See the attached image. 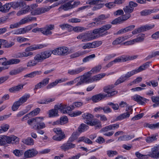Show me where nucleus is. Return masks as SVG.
Masks as SVG:
<instances>
[{"instance_id":"37","label":"nucleus","mask_w":159,"mask_h":159,"mask_svg":"<svg viewBox=\"0 0 159 159\" xmlns=\"http://www.w3.org/2000/svg\"><path fill=\"white\" fill-rule=\"evenodd\" d=\"M55 100V98H49L47 99H44L41 100H39L37 102L40 104H48L51 102H53Z\"/></svg>"},{"instance_id":"63","label":"nucleus","mask_w":159,"mask_h":159,"mask_svg":"<svg viewBox=\"0 0 159 159\" xmlns=\"http://www.w3.org/2000/svg\"><path fill=\"white\" fill-rule=\"evenodd\" d=\"M11 143L17 144L19 143V138L16 136L13 135H11Z\"/></svg>"},{"instance_id":"26","label":"nucleus","mask_w":159,"mask_h":159,"mask_svg":"<svg viewBox=\"0 0 159 159\" xmlns=\"http://www.w3.org/2000/svg\"><path fill=\"white\" fill-rule=\"evenodd\" d=\"M87 125L91 126L96 125L95 128L97 129L98 128H100L101 127V122L97 119H94L93 121L92 120L88 123Z\"/></svg>"},{"instance_id":"43","label":"nucleus","mask_w":159,"mask_h":159,"mask_svg":"<svg viewBox=\"0 0 159 159\" xmlns=\"http://www.w3.org/2000/svg\"><path fill=\"white\" fill-rule=\"evenodd\" d=\"M128 80L125 75H122L115 82V85H117L118 84L122 83Z\"/></svg>"},{"instance_id":"32","label":"nucleus","mask_w":159,"mask_h":159,"mask_svg":"<svg viewBox=\"0 0 159 159\" xmlns=\"http://www.w3.org/2000/svg\"><path fill=\"white\" fill-rule=\"evenodd\" d=\"M24 85L23 84H19L16 86H14L10 88L9 90L11 93L19 91L23 89Z\"/></svg>"},{"instance_id":"41","label":"nucleus","mask_w":159,"mask_h":159,"mask_svg":"<svg viewBox=\"0 0 159 159\" xmlns=\"http://www.w3.org/2000/svg\"><path fill=\"white\" fill-rule=\"evenodd\" d=\"M144 127H148L151 129H155L159 127V122L156 124H150L148 123H145Z\"/></svg>"},{"instance_id":"15","label":"nucleus","mask_w":159,"mask_h":159,"mask_svg":"<svg viewBox=\"0 0 159 159\" xmlns=\"http://www.w3.org/2000/svg\"><path fill=\"white\" fill-rule=\"evenodd\" d=\"M128 35H126L124 36L119 37L116 39L112 43L113 45L116 46L120 44L122 42L126 40L129 38Z\"/></svg>"},{"instance_id":"60","label":"nucleus","mask_w":159,"mask_h":159,"mask_svg":"<svg viewBox=\"0 0 159 159\" xmlns=\"http://www.w3.org/2000/svg\"><path fill=\"white\" fill-rule=\"evenodd\" d=\"M66 137L64 134H62V135H59L58 136L57 135H55L52 137V139L55 140L57 141H60L62 139L65 138Z\"/></svg>"},{"instance_id":"19","label":"nucleus","mask_w":159,"mask_h":159,"mask_svg":"<svg viewBox=\"0 0 159 159\" xmlns=\"http://www.w3.org/2000/svg\"><path fill=\"white\" fill-rule=\"evenodd\" d=\"M133 99L137 102L139 104L142 105H144L148 100L145 98H143L139 95H136L133 97Z\"/></svg>"},{"instance_id":"59","label":"nucleus","mask_w":159,"mask_h":159,"mask_svg":"<svg viewBox=\"0 0 159 159\" xmlns=\"http://www.w3.org/2000/svg\"><path fill=\"white\" fill-rule=\"evenodd\" d=\"M40 111V109L39 108H37L34 110L30 112L29 114L30 116H34L38 115Z\"/></svg>"},{"instance_id":"50","label":"nucleus","mask_w":159,"mask_h":159,"mask_svg":"<svg viewBox=\"0 0 159 159\" xmlns=\"http://www.w3.org/2000/svg\"><path fill=\"white\" fill-rule=\"evenodd\" d=\"M81 141H83L85 143L89 144H92L93 143L89 139L84 136L79 138L78 142H80Z\"/></svg>"},{"instance_id":"38","label":"nucleus","mask_w":159,"mask_h":159,"mask_svg":"<svg viewBox=\"0 0 159 159\" xmlns=\"http://www.w3.org/2000/svg\"><path fill=\"white\" fill-rule=\"evenodd\" d=\"M21 20L22 21L21 22L22 23L24 24L30 21H31L33 20L36 21V18L35 17H27L22 19Z\"/></svg>"},{"instance_id":"49","label":"nucleus","mask_w":159,"mask_h":159,"mask_svg":"<svg viewBox=\"0 0 159 159\" xmlns=\"http://www.w3.org/2000/svg\"><path fill=\"white\" fill-rule=\"evenodd\" d=\"M19 57H27L29 56H32L33 55V52H27L25 51L22 52H20L19 54Z\"/></svg>"},{"instance_id":"24","label":"nucleus","mask_w":159,"mask_h":159,"mask_svg":"<svg viewBox=\"0 0 159 159\" xmlns=\"http://www.w3.org/2000/svg\"><path fill=\"white\" fill-rule=\"evenodd\" d=\"M93 116L89 112L84 113L82 115V117L85 120V123L87 124L93 117Z\"/></svg>"},{"instance_id":"30","label":"nucleus","mask_w":159,"mask_h":159,"mask_svg":"<svg viewBox=\"0 0 159 159\" xmlns=\"http://www.w3.org/2000/svg\"><path fill=\"white\" fill-rule=\"evenodd\" d=\"M137 56H122L121 58L122 62H125L128 61L133 60L136 58Z\"/></svg>"},{"instance_id":"42","label":"nucleus","mask_w":159,"mask_h":159,"mask_svg":"<svg viewBox=\"0 0 159 159\" xmlns=\"http://www.w3.org/2000/svg\"><path fill=\"white\" fill-rule=\"evenodd\" d=\"M72 28L73 31L77 33L82 32L87 30L86 28L80 26H76Z\"/></svg>"},{"instance_id":"28","label":"nucleus","mask_w":159,"mask_h":159,"mask_svg":"<svg viewBox=\"0 0 159 159\" xmlns=\"http://www.w3.org/2000/svg\"><path fill=\"white\" fill-rule=\"evenodd\" d=\"M158 11V9H145L141 11L140 13L142 16H146L149 15L152 13L156 12Z\"/></svg>"},{"instance_id":"53","label":"nucleus","mask_w":159,"mask_h":159,"mask_svg":"<svg viewBox=\"0 0 159 159\" xmlns=\"http://www.w3.org/2000/svg\"><path fill=\"white\" fill-rule=\"evenodd\" d=\"M157 139L156 136L155 135H152L151 136L147 137L145 140L147 143H150L156 140Z\"/></svg>"},{"instance_id":"46","label":"nucleus","mask_w":159,"mask_h":159,"mask_svg":"<svg viewBox=\"0 0 159 159\" xmlns=\"http://www.w3.org/2000/svg\"><path fill=\"white\" fill-rule=\"evenodd\" d=\"M145 37L144 34H141L138 35L136 38L134 39L135 43H139L143 41Z\"/></svg>"},{"instance_id":"29","label":"nucleus","mask_w":159,"mask_h":159,"mask_svg":"<svg viewBox=\"0 0 159 159\" xmlns=\"http://www.w3.org/2000/svg\"><path fill=\"white\" fill-rule=\"evenodd\" d=\"M11 3L10 2L6 3L3 5H2L1 12L4 13L8 12L11 7Z\"/></svg>"},{"instance_id":"35","label":"nucleus","mask_w":159,"mask_h":159,"mask_svg":"<svg viewBox=\"0 0 159 159\" xmlns=\"http://www.w3.org/2000/svg\"><path fill=\"white\" fill-rule=\"evenodd\" d=\"M30 97V95L29 94H25L20 98L18 100L22 104L26 102Z\"/></svg>"},{"instance_id":"55","label":"nucleus","mask_w":159,"mask_h":159,"mask_svg":"<svg viewBox=\"0 0 159 159\" xmlns=\"http://www.w3.org/2000/svg\"><path fill=\"white\" fill-rule=\"evenodd\" d=\"M138 73V71L136 69L131 71L127 72V73L125 74V76L128 80L129 78Z\"/></svg>"},{"instance_id":"31","label":"nucleus","mask_w":159,"mask_h":159,"mask_svg":"<svg viewBox=\"0 0 159 159\" xmlns=\"http://www.w3.org/2000/svg\"><path fill=\"white\" fill-rule=\"evenodd\" d=\"M108 18V16H106L104 14H102L95 18V20L98 23H100L99 25H100L102 24L101 21L104 20Z\"/></svg>"},{"instance_id":"25","label":"nucleus","mask_w":159,"mask_h":159,"mask_svg":"<svg viewBox=\"0 0 159 159\" xmlns=\"http://www.w3.org/2000/svg\"><path fill=\"white\" fill-rule=\"evenodd\" d=\"M67 0H62L61 1H59V2H57L54 3L51 6H46L44 7L46 12L50 10L52 8H54L60 4L64 3Z\"/></svg>"},{"instance_id":"13","label":"nucleus","mask_w":159,"mask_h":159,"mask_svg":"<svg viewBox=\"0 0 159 159\" xmlns=\"http://www.w3.org/2000/svg\"><path fill=\"white\" fill-rule=\"evenodd\" d=\"M11 7L14 9H16L18 8H24L26 6L25 2L22 1L17 2H11Z\"/></svg>"},{"instance_id":"1","label":"nucleus","mask_w":159,"mask_h":159,"mask_svg":"<svg viewBox=\"0 0 159 159\" xmlns=\"http://www.w3.org/2000/svg\"><path fill=\"white\" fill-rule=\"evenodd\" d=\"M53 53L52 51H46L37 54L34 57V60L37 61L38 62L43 61L50 57L51 54Z\"/></svg>"},{"instance_id":"62","label":"nucleus","mask_w":159,"mask_h":159,"mask_svg":"<svg viewBox=\"0 0 159 159\" xmlns=\"http://www.w3.org/2000/svg\"><path fill=\"white\" fill-rule=\"evenodd\" d=\"M154 26V25H146L141 26V28L143 32L151 30L153 28Z\"/></svg>"},{"instance_id":"22","label":"nucleus","mask_w":159,"mask_h":159,"mask_svg":"<svg viewBox=\"0 0 159 159\" xmlns=\"http://www.w3.org/2000/svg\"><path fill=\"white\" fill-rule=\"evenodd\" d=\"M68 80V79L67 78H61L60 79H58L56 80L54 82H52L50 84H49L47 86V89H51L54 86H56L59 83H61L64 82H65Z\"/></svg>"},{"instance_id":"45","label":"nucleus","mask_w":159,"mask_h":159,"mask_svg":"<svg viewBox=\"0 0 159 159\" xmlns=\"http://www.w3.org/2000/svg\"><path fill=\"white\" fill-rule=\"evenodd\" d=\"M150 63L149 62H147L143 65L139 66L138 69H136L138 72H140L147 68L149 66V64Z\"/></svg>"},{"instance_id":"7","label":"nucleus","mask_w":159,"mask_h":159,"mask_svg":"<svg viewBox=\"0 0 159 159\" xmlns=\"http://www.w3.org/2000/svg\"><path fill=\"white\" fill-rule=\"evenodd\" d=\"M20 60L17 58H13L7 61L6 58H0V65L3 66L11 65L17 64L20 62Z\"/></svg>"},{"instance_id":"52","label":"nucleus","mask_w":159,"mask_h":159,"mask_svg":"<svg viewBox=\"0 0 159 159\" xmlns=\"http://www.w3.org/2000/svg\"><path fill=\"white\" fill-rule=\"evenodd\" d=\"M22 104L18 100L15 102L11 107L12 110L13 111L17 110L19 107Z\"/></svg>"},{"instance_id":"40","label":"nucleus","mask_w":159,"mask_h":159,"mask_svg":"<svg viewBox=\"0 0 159 159\" xmlns=\"http://www.w3.org/2000/svg\"><path fill=\"white\" fill-rule=\"evenodd\" d=\"M106 75L105 73H102L96 75L92 77V82L100 80Z\"/></svg>"},{"instance_id":"47","label":"nucleus","mask_w":159,"mask_h":159,"mask_svg":"<svg viewBox=\"0 0 159 159\" xmlns=\"http://www.w3.org/2000/svg\"><path fill=\"white\" fill-rule=\"evenodd\" d=\"M89 126L86 124H82L79 127L78 131L79 132L81 133L87 130L89 128Z\"/></svg>"},{"instance_id":"64","label":"nucleus","mask_w":159,"mask_h":159,"mask_svg":"<svg viewBox=\"0 0 159 159\" xmlns=\"http://www.w3.org/2000/svg\"><path fill=\"white\" fill-rule=\"evenodd\" d=\"M60 125H62L67 123L68 121V120L67 116H64L60 118Z\"/></svg>"},{"instance_id":"48","label":"nucleus","mask_w":159,"mask_h":159,"mask_svg":"<svg viewBox=\"0 0 159 159\" xmlns=\"http://www.w3.org/2000/svg\"><path fill=\"white\" fill-rule=\"evenodd\" d=\"M41 73L42 72L41 71H34L26 75L24 77L33 78L36 75H40Z\"/></svg>"},{"instance_id":"27","label":"nucleus","mask_w":159,"mask_h":159,"mask_svg":"<svg viewBox=\"0 0 159 159\" xmlns=\"http://www.w3.org/2000/svg\"><path fill=\"white\" fill-rule=\"evenodd\" d=\"M104 94L99 93L93 96L91 98V99L94 102H97L101 100L102 98H105Z\"/></svg>"},{"instance_id":"54","label":"nucleus","mask_w":159,"mask_h":159,"mask_svg":"<svg viewBox=\"0 0 159 159\" xmlns=\"http://www.w3.org/2000/svg\"><path fill=\"white\" fill-rule=\"evenodd\" d=\"M33 51L42 48L44 47H46V45L45 44H37L31 45Z\"/></svg>"},{"instance_id":"11","label":"nucleus","mask_w":159,"mask_h":159,"mask_svg":"<svg viewBox=\"0 0 159 159\" xmlns=\"http://www.w3.org/2000/svg\"><path fill=\"white\" fill-rule=\"evenodd\" d=\"M138 4L134 2H130L128 6L124 8L123 10L125 13H131L132 12L134 9V7H136Z\"/></svg>"},{"instance_id":"44","label":"nucleus","mask_w":159,"mask_h":159,"mask_svg":"<svg viewBox=\"0 0 159 159\" xmlns=\"http://www.w3.org/2000/svg\"><path fill=\"white\" fill-rule=\"evenodd\" d=\"M128 80L125 75H122L115 82V85H117L118 84L122 83Z\"/></svg>"},{"instance_id":"36","label":"nucleus","mask_w":159,"mask_h":159,"mask_svg":"<svg viewBox=\"0 0 159 159\" xmlns=\"http://www.w3.org/2000/svg\"><path fill=\"white\" fill-rule=\"evenodd\" d=\"M24 143L28 145H33L34 144V141L31 137H29L22 140Z\"/></svg>"},{"instance_id":"4","label":"nucleus","mask_w":159,"mask_h":159,"mask_svg":"<svg viewBox=\"0 0 159 159\" xmlns=\"http://www.w3.org/2000/svg\"><path fill=\"white\" fill-rule=\"evenodd\" d=\"M79 39H82L83 42H86L93 40L96 38V37L93 35L86 33L80 34L77 37Z\"/></svg>"},{"instance_id":"20","label":"nucleus","mask_w":159,"mask_h":159,"mask_svg":"<svg viewBox=\"0 0 159 159\" xmlns=\"http://www.w3.org/2000/svg\"><path fill=\"white\" fill-rule=\"evenodd\" d=\"M41 119H43V117H36L31 119L28 120L27 123L33 129V126L35 125H36V123H38L40 121L39 120H40Z\"/></svg>"},{"instance_id":"12","label":"nucleus","mask_w":159,"mask_h":159,"mask_svg":"<svg viewBox=\"0 0 159 159\" xmlns=\"http://www.w3.org/2000/svg\"><path fill=\"white\" fill-rule=\"evenodd\" d=\"M159 145L155 146L151 148L152 153L149 155L152 158L158 159L159 158Z\"/></svg>"},{"instance_id":"21","label":"nucleus","mask_w":159,"mask_h":159,"mask_svg":"<svg viewBox=\"0 0 159 159\" xmlns=\"http://www.w3.org/2000/svg\"><path fill=\"white\" fill-rule=\"evenodd\" d=\"M85 69L84 67H80L74 69L69 70L68 73L70 75H75L82 71Z\"/></svg>"},{"instance_id":"2","label":"nucleus","mask_w":159,"mask_h":159,"mask_svg":"<svg viewBox=\"0 0 159 159\" xmlns=\"http://www.w3.org/2000/svg\"><path fill=\"white\" fill-rule=\"evenodd\" d=\"M114 87L115 86L113 84L109 85L104 87L103 91L107 93L106 94L104 95L105 97H111L117 93V91L113 89Z\"/></svg>"},{"instance_id":"16","label":"nucleus","mask_w":159,"mask_h":159,"mask_svg":"<svg viewBox=\"0 0 159 159\" xmlns=\"http://www.w3.org/2000/svg\"><path fill=\"white\" fill-rule=\"evenodd\" d=\"M72 1H70L67 3H64L61 6L58 8V10L60 11L63 9L64 11H67L69 9L74 8V7L72 5Z\"/></svg>"},{"instance_id":"56","label":"nucleus","mask_w":159,"mask_h":159,"mask_svg":"<svg viewBox=\"0 0 159 159\" xmlns=\"http://www.w3.org/2000/svg\"><path fill=\"white\" fill-rule=\"evenodd\" d=\"M78 136L79 134L77 132H73L71 136L69 139V141L72 142L77 139Z\"/></svg>"},{"instance_id":"3","label":"nucleus","mask_w":159,"mask_h":159,"mask_svg":"<svg viewBox=\"0 0 159 159\" xmlns=\"http://www.w3.org/2000/svg\"><path fill=\"white\" fill-rule=\"evenodd\" d=\"M91 74L90 71H89L81 76L80 81L76 84V85L78 86L84 83L92 82V77H91Z\"/></svg>"},{"instance_id":"58","label":"nucleus","mask_w":159,"mask_h":159,"mask_svg":"<svg viewBox=\"0 0 159 159\" xmlns=\"http://www.w3.org/2000/svg\"><path fill=\"white\" fill-rule=\"evenodd\" d=\"M10 126L7 124H3L1 126L0 132H5L7 131L9 128Z\"/></svg>"},{"instance_id":"6","label":"nucleus","mask_w":159,"mask_h":159,"mask_svg":"<svg viewBox=\"0 0 159 159\" xmlns=\"http://www.w3.org/2000/svg\"><path fill=\"white\" fill-rule=\"evenodd\" d=\"M54 107L56 109L59 110L63 114L67 113L72 110L71 107L69 105L62 103L55 105Z\"/></svg>"},{"instance_id":"57","label":"nucleus","mask_w":159,"mask_h":159,"mask_svg":"<svg viewBox=\"0 0 159 159\" xmlns=\"http://www.w3.org/2000/svg\"><path fill=\"white\" fill-rule=\"evenodd\" d=\"M14 44V43L13 42H7V40L3 39V46L7 48H10Z\"/></svg>"},{"instance_id":"33","label":"nucleus","mask_w":159,"mask_h":159,"mask_svg":"<svg viewBox=\"0 0 159 159\" xmlns=\"http://www.w3.org/2000/svg\"><path fill=\"white\" fill-rule=\"evenodd\" d=\"M43 119L39 120L40 121L38 123H36L37 125H35L34 126H33V129H42L46 127L45 125L43 122L40 123V121Z\"/></svg>"},{"instance_id":"18","label":"nucleus","mask_w":159,"mask_h":159,"mask_svg":"<svg viewBox=\"0 0 159 159\" xmlns=\"http://www.w3.org/2000/svg\"><path fill=\"white\" fill-rule=\"evenodd\" d=\"M49 80L50 79L48 78L43 79L41 81L35 85L34 89H40L46 85L48 83Z\"/></svg>"},{"instance_id":"5","label":"nucleus","mask_w":159,"mask_h":159,"mask_svg":"<svg viewBox=\"0 0 159 159\" xmlns=\"http://www.w3.org/2000/svg\"><path fill=\"white\" fill-rule=\"evenodd\" d=\"M68 49L66 47H59L53 50V54L58 55L65 56L69 53Z\"/></svg>"},{"instance_id":"34","label":"nucleus","mask_w":159,"mask_h":159,"mask_svg":"<svg viewBox=\"0 0 159 159\" xmlns=\"http://www.w3.org/2000/svg\"><path fill=\"white\" fill-rule=\"evenodd\" d=\"M58 110L57 109L54 108V109H52L49 110L48 112L49 116V117H53L58 116Z\"/></svg>"},{"instance_id":"39","label":"nucleus","mask_w":159,"mask_h":159,"mask_svg":"<svg viewBox=\"0 0 159 159\" xmlns=\"http://www.w3.org/2000/svg\"><path fill=\"white\" fill-rule=\"evenodd\" d=\"M106 75L105 73H102L96 75L92 77V82L100 80Z\"/></svg>"},{"instance_id":"14","label":"nucleus","mask_w":159,"mask_h":159,"mask_svg":"<svg viewBox=\"0 0 159 159\" xmlns=\"http://www.w3.org/2000/svg\"><path fill=\"white\" fill-rule=\"evenodd\" d=\"M75 147V144L71 143L70 141H69V140H68V141L66 143L62 144V145L60 147V148L62 150L66 151L74 148Z\"/></svg>"},{"instance_id":"10","label":"nucleus","mask_w":159,"mask_h":159,"mask_svg":"<svg viewBox=\"0 0 159 159\" xmlns=\"http://www.w3.org/2000/svg\"><path fill=\"white\" fill-rule=\"evenodd\" d=\"M54 29V25H46L44 28H41V32L45 35H51L52 32L51 30Z\"/></svg>"},{"instance_id":"17","label":"nucleus","mask_w":159,"mask_h":159,"mask_svg":"<svg viewBox=\"0 0 159 159\" xmlns=\"http://www.w3.org/2000/svg\"><path fill=\"white\" fill-rule=\"evenodd\" d=\"M38 153L37 151L34 149H29L24 153V156L26 158H30L36 156Z\"/></svg>"},{"instance_id":"51","label":"nucleus","mask_w":159,"mask_h":159,"mask_svg":"<svg viewBox=\"0 0 159 159\" xmlns=\"http://www.w3.org/2000/svg\"><path fill=\"white\" fill-rule=\"evenodd\" d=\"M129 116L130 113L129 112H126L118 116L117 117L116 120H122L124 119L129 117Z\"/></svg>"},{"instance_id":"61","label":"nucleus","mask_w":159,"mask_h":159,"mask_svg":"<svg viewBox=\"0 0 159 159\" xmlns=\"http://www.w3.org/2000/svg\"><path fill=\"white\" fill-rule=\"evenodd\" d=\"M13 153L16 156L19 157L23 155L24 152L22 150L16 149L13 151Z\"/></svg>"},{"instance_id":"23","label":"nucleus","mask_w":159,"mask_h":159,"mask_svg":"<svg viewBox=\"0 0 159 159\" xmlns=\"http://www.w3.org/2000/svg\"><path fill=\"white\" fill-rule=\"evenodd\" d=\"M32 29L31 26L28 25L25 28H20L17 30L16 31L15 34H24L28 32Z\"/></svg>"},{"instance_id":"8","label":"nucleus","mask_w":159,"mask_h":159,"mask_svg":"<svg viewBox=\"0 0 159 159\" xmlns=\"http://www.w3.org/2000/svg\"><path fill=\"white\" fill-rule=\"evenodd\" d=\"M36 5L31 6L30 10V13L33 16L40 15L46 12L44 7H38L36 9H34L35 7H36Z\"/></svg>"},{"instance_id":"9","label":"nucleus","mask_w":159,"mask_h":159,"mask_svg":"<svg viewBox=\"0 0 159 159\" xmlns=\"http://www.w3.org/2000/svg\"><path fill=\"white\" fill-rule=\"evenodd\" d=\"M102 43L101 41H96L93 42L92 43H87L84 44L82 47V48L84 49L95 48L99 46L102 44Z\"/></svg>"}]
</instances>
